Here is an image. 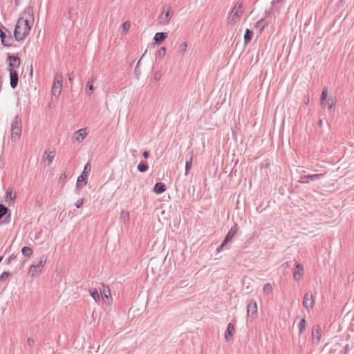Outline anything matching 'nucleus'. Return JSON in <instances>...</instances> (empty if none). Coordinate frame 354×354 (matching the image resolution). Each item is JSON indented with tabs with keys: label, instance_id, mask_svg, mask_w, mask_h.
Returning a JSON list of instances; mask_svg holds the SVG:
<instances>
[{
	"label": "nucleus",
	"instance_id": "nucleus-47",
	"mask_svg": "<svg viewBox=\"0 0 354 354\" xmlns=\"http://www.w3.org/2000/svg\"><path fill=\"white\" fill-rule=\"evenodd\" d=\"M262 22H263V19H261V20L258 21L256 23L255 26H256V27L259 26L261 24V23H262Z\"/></svg>",
	"mask_w": 354,
	"mask_h": 354
},
{
	"label": "nucleus",
	"instance_id": "nucleus-17",
	"mask_svg": "<svg viewBox=\"0 0 354 354\" xmlns=\"http://www.w3.org/2000/svg\"><path fill=\"white\" fill-rule=\"evenodd\" d=\"M167 37V33L164 32H157L154 36V44H160Z\"/></svg>",
	"mask_w": 354,
	"mask_h": 354
},
{
	"label": "nucleus",
	"instance_id": "nucleus-7",
	"mask_svg": "<svg viewBox=\"0 0 354 354\" xmlns=\"http://www.w3.org/2000/svg\"><path fill=\"white\" fill-rule=\"evenodd\" d=\"M315 304V300L313 298V295L310 292H307L305 293L303 301L304 307L309 310L312 309Z\"/></svg>",
	"mask_w": 354,
	"mask_h": 354
},
{
	"label": "nucleus",
	"instance_id": "nucleus-18",
	"mask_svg": "<svg viewBox=\"0 0 354 354\" xmlns=\"http://www.w3.org/2000/svg\"><path fill=\"white\" fill-rule=\"evenodd\" d=\"M100 291L103 299H109V298L111 297V291L108 286L102 284Z\"/></svg>",
	"mask_w": 354,
	"mask_h": 354
},
{
	"label": "nucleus",
	"instance_id": "nucleus-38",
	"mask_svg": "<svg viewBox=\"0 0 354 354\" xmlns=\"http://www.w3.org/2000/svg\"><path fill=\"white\" fill-rule=\"evenodd\" d=\"M187 47V44L186 42L182 43L179 46V50L182 53H184L186 51Z\"/></svg>",
	"mask_w": 354,
	"mask_h": 354
},
{
	"label": "nucleus",
	"instance_id": "nucleus-31",
	"mask_svg": "<svg viewBox=\"0 0 354 354\" xmlns=\"http://www.w3.org/2000/svg\"><path fill=\"white\" fill-rule=\"evenodd\" d=\"M120 219L124 222H127L129 220V213L127 211L122 210L120 213Z\"/></svg>",
	"mask_w": 354,
	"mask_h": 354
},
{
	"label": "nucleus",
	"instance_id": "nucleus-37",
	"mask_svg": "<svg viewBox=\"0 0 354 354\" xmlns=\"http://www.w3.org/2000/svg\"><path fill=\"white\" fill-rule=\"evenodd\" d=\"M130 22L129 21H125L122 24V28L124 30V32H127V30H129V28H130Z\"/></svg>",
	"mask_w": 354,
	"mask_h": 354
},
{
	"label": "nucleus",
	"instance_id": "nucleus-8",
	"mask_svg": "<svg viewBox=\"0 0 354 354\" xmlns=\"http://www.w3.org/2000/svg\"><path fill=\"white\" fill-rule=\"evenodd\" d=\"M7 61L9 62L8 71H10V69L15 70V68H18L21 64L20 58L17 56L8 55Z\"/></svg>",
	"mask_w": 354,
	"mask_h": 354
},
{
	"label": "nucleus",
	"instance_id": "nucleus-51",
	"mask_svg": "<svg viewBox=\"0 0 354 354\" xmlns=\"http://www.w3.org/2000/svg\"><path fill=\"white\" fill-rule=\"evenodd\" d=\"M309 102V98H307V100L305 101V104H308Z\"/></svg>",
	"mask_w": 354,
	"mask_h": 354
},
{
	"label": "nucleus",
	"instance_id": "nucleus-15",
	"mask_svg": "<svg viewBox=\"0 0 354 354\" xmlns=\"http://www.w3.org/2000/svg\"><path fill=\"white\" fill-rule=\"evenodd\" d=\"M323 176H324V174H313V175H306V176H301V179L302 180V183H308L309 180H316L319 179Z\"/></svg>",
	"mask_w": 354,
	"mask_h": 354
},
{
	"label": "nucleus",
	"instance_id": "nucleus-13",
	"mask_svg": "<svg viewBox=\"0 0 354 354\" xmlns=\"http://www.w3.org/2000/svg\"><path fill=\"white\" fill-rule=\"evenodd\" d=\"M303 270H304L303 266L300 263H297L296 264L295 268L294 269V270L292 272L293 277L295 281H298L301 279V277L303 274Z\"/></svg>",
	"mask_w": 354,
	"mask_h": 354
},
{
	"label": "nucleus",
	"instance_id": "nucleus-16",
	"mask_svg": "<svg viewBox=\"0 0 354 354\" xmlns=\"http://www.w3.org/2000/svg\"><path fill=\"white\" fill-rule=\"evenodd\" d=\"M234 332V326L232 323H229L227 327V330L225 332V338L226 341H230Z\"/></svg>",
	"mask_w": 354,
	"mask_h": 354
},
{
	"label": "nucleus",
	"instance_id": "nucleus-6",
	"mask_svg": "<svg viewBox=\"0 0 354 354\" xmlns=\"http://www.w3.org/2000/svg\"><path fill=\"white\" fill-rule=\"evenodd\" d=\"M89 166V163H87L85 167L83 172L80 176H78L77 183H76V187L77 188L82 187L85 186L87 184V178L88 176V173L86 171L88 167Z\"/></svg>",
	"mask_w": 354,
	"mask_h": 354
},
{
	"label": "nucleus",
	"instance_id": "nucleus-4",
	"mask_svg": "<svg viewBox=\"0 0 354 354\" xmlns=\"http://www.w3.org/2000/svg\"><path fill=\"white\" fill-rule=\"evenodd\" d=\"M62 76L61 74H56L54 79V82L52 87V95L57 97L62 91Z\"/></svg>",
	"mask_w": 354,
	"mask_h": 354
},
{
	"label": "nucleus",
	"instance_id": "nucleus-12",
	"mask_svg": "<svg viewBox=\"0 0 354 354\" xmlns=\"http://www.w3.org/2000/svg\"><path fill=\"white\" fill-rule=\"evenodd\" d=\"M10 80L12 88H15L18 84L19 76L15 70L10 69Z\"/></svg>",
	"mask_w": 354,
	"mask_h": 354
},
{
	"label": "nucleus",
	"instance_id": "nucleus-9",
	"mask_svg": "<svg viewBox=\"0 0 354 354\" xmlns=\"http://www.w3.org/2000/svg\"><path fill=\"white\" fill-rule=\"evenodd\" d=\"M46 262V260H43L41 259V260L39 261V263L37 265L32 264L30 266L29 269V273L31 274L32 277H34L36 274L38 272H41L43 268L44 267V265Z\"/></svg>",
	"mask_w": 354,
	"mask_h": 354
},
{
	"label": "nucleus",
	"instance_id": "nucleus-5",
	"mask_svg": "<svg viewBox=\"0 0 354 354\" xmlns=\"http://www.w3.org/2000/svg\"><path fill=\"white\" fill-rule=\"evenodd\" d=\"M236 232H237V226H236V224H234V225L233 227H232L231 229L230 230V231L228 232V233L226 235V236L225 237L223 243L221 244V245L219 247L217 248V249H216L217 252H221L223 250L225 245L235 236Z\"/></svg>",
	"mask_w": 354,
	"mask_h": 354
},
{
	"label": "nucleus",
	"instance_id": "nucleus-11",
	"mask_svg": "<svg viewBox=\"0 0 354 354\" xmlns=\"http://www.w3.org/2000/svg\"><path fill=\"white\" fill-rule=\"evenodd\" d=\"M257 313V301L254 299H251L248 301L247 305V315L248 317L253 316Z\"/></svg>",
	"mask_w": 354,
	"mask_h": 354
},
{
	"label": "nucleus",
	"instance_id": "nucleus-26",
	"mask_svg": "<svg viewBox=\"0 0 354 354\" xmlns=\"http://www.w3.org/2000/svg\"><path fill=\"white\" fill-rule=\"evenodd\" d=\"M89 293L95 301H100V295H99L97 289H95V288L90 289Z\"/></svg>",
	"mask_w": 354,
	"mask_h": 354
},
{
	"label": "nucleus",
	"instance_id": "nucleus-52",
	"mask_svg": "<svg viewBox=\"0 0 354 354\" xmlns=\"http://www.w3.org/2000/svg\"><path fill=\"white\" fill-rule=\"evenodd\" d=\"M15 3H16L17 5H18V4H19V0H15Z\"/></svg>",
	"mask_w": 354,
	"mask_h": 354
},
{
	"label": "nucleus",
	"instance_id": "nucleus-30",
	"mask_svg": "<svg viewBox=\"0 0 354 354\" xmlns=\"http://www.w3.org/2000/svg\"><path fill=\"white\" fill-rule=\"evenodd\" d=\"M306 319L304 318H302L298 325L299 335H301L304 332V330L306 328Z\"/></svg>",
	"mask_w": 354,
	"mask_h": 354
},
{
	"label": "nucleus",
	"instance_id": "nucleus-19",
	"mask_svg": "<svg viewBox=\"0 0 354 354\" xmlns=\"http://www.w3.org/2000/svg\"><path fill=\"white\" fill-rule=\"evenodd\" d=\"M312 336L313 340L316 339L319 342L321 339V328L319 326H314L312 330Z\"/></svg>",
	"mask_w": 354,
	"mask_h": 354
},
{
	"label": "nucleus",
	"instance_id": "nucleus-39",
	"mask_svg": "<svg viewBox=\"0 0 354 354\" xmlns=\"http://www.w3.org/2000/svg\"><path fill=\"white\" fill-rule=\"evenodd\" d=\"M84 198H82V199H80L78 200L76 203H75V206L77 208H80L82 207V205L84 204Z\"/></svg>",
	"mask_w": 354,
	"mask_h": 354
},
{
	"label": "nucleus",
	"instance_id": "nucleus-40",
	"mask_svg": "<svg viewBox=\"0 0 354 354\" xmlns=\"http://www.w3.org/2000/svg\"><path fill=\"white\" fill-rule=\"evenodd\" d=\"M65 16L66 17L67 19H68L69 20H71L73 17H72V10L71 9H68L67 13H66Z\"/></svg>",
	"mask_w": 354,
	"mask_h": 354
},
{
	"label": "nucleus",
	"instance_id": "nucleus-3",
	"mask_svg": "<svg viewBox=\"0 0 354 354\" xmlns=\"http://www.w3.org/2000/svg\"><path fill=\"white\" fill-rule=\"evenodd\" d=\"M243 12V8L241 3L236 5L232 10L227 20L230 24H235Z\"/></svg>",
	"mask_w": 354,
	"mask_h": 354
},
{
	"label": "nucleus",
	"instance_id": "nucleus-20",
	"mask_svg": "<svg viewBox=\"0 0 354 354\" xmlns=\"http://www.w3.org/2000/svg\"><path fill=\"white\" fill-rule=\"evenodd\" d=\"M165 189V184L161 182L156 183L153 187V192L156 194H162Z\"/></svg>",
	"mask_w": 354,
	"mask_h": 354
},
{
	"label": "nucleus",
	"instance_id": "nucleus-44",
	"mask_svg": "<svg viewBox=\"0 0 354 354\" xmlns=\"http://www.w3.org/2000/svg\"><path fill=\"white\" fill-rule=\"evenodd\" d=\"M0 38L1 40L3 41V39L6 38L5 32L3 31V30H0Z\"/></svg>",
	"mask_w": 354,
	"mask_h": 354
},
{
	"label": "nucleus",
	"instance_id": "nucleus-27",
	"mask_svg": "<svg viewBox=\"0 0 354 354\" xmlns=\"http://www.w3.org/2000/svg\"><path fill=\"white\" fill-rule=\"evenodd\" d=\"M86 86L88 87V90L86 91V93L88 95H90L93 91L94 90L93 80L92 79L88 80L86 84Z\"/></svg>",
	"mask_w": 354,
	"mask_h": 354
},
{
	"label": "nucleus",
	"instance_id": "nucleus-2",
	"mask_svg": "<svg viewBox=\"0 0 354 354\" xmlns=\"http://www.w3.org/2000/svg\"><path fill=\"white\" fill-rule=\"evenodd\" d=\"M22 130L21 120L19 115H16L11 124V138L13 141L18 140Z\"/></svg>",
	"mask_w": 354,
	"mask_h": 354
},
{
	"label": "nucleus",
	"instance_id": "nucleus-32",
	"mask_svg": "<svg viewBox=\"0 0 354 354\" xmlns=\"http://www.w3.org/2000/svg\"><path fill=\"white\" fill-rule=\"evenodd\" d=\"M327 95H328L327 88H324L322 91V93L321 95V99H320V102H321L322 106L324 105V101L326 100Z\"/></svg>",
	"mask_w": 354,
	"mask_h": 354
},
{
	"label": "nucleus",
	"instance_id": "nucleus-1",
	"mask_svg": "<svg viewBox=\"0 0 354 354\" xmlns=\"http://www.w3.org/2000/svg\"><path fill=\"white\" fill-rule=\"evenodd\" d=\"M34 23L33 10L30 7L25 8L19 17L14 30L16 41H22L29 34L31 26Z\"/></svg>",
	"mask_w": 354,
	"mask_h": 354
},
{
	"label": "nucleus",
	"instance_id": "nucleus-33",
	"mask_svg": "<svg viewBox=\"0 0 354 354\" xmlns=\"http://www.w3.org/2000/svg\"><path fill=\"white\" fill-rule=\"evenodd\" d=\"M8 208L4 205L0 204V219L7 214Z\"/></svg>",
	"mask_w": 354,
	"mask_h": 354
},
{
	"label": "nucleus",
	"instance_id": "nucleus-46",
	"mask_svg": "<svg viewBox=\"0 0 354 354\" xmlns=\"http://www.w3.org/2000/svg\"><path fill=\"white\" fill-rule=\"evenodd\" d=\"M149 153L147 151H144L142 153V156L145 158H147L149 157Z\"/></svg>",
	"mask_w": 354,
	"mask_h": 354
},
{
	"label": "nucleus",
	"instance_id": "nucleus-54",
	"mask_svg": "<svg viewBox=\"0 0 354 354\" xmlns=\"http://www.w3.org/2000/svg\"><path fill=\"white\" fill-rule=\"evenodd\" d=\"M140 60H142V58H140V60H138V64H137V65H138V64H139V63L140 62Z\"/></svg>",
	"mask_w": 354,
	"mask_h": 354
},
{
	"label": "nucleus",
	"instance_id": "nucleus-22",
	"mask_svg": "<svg viewBox=\"0 0 354 354\" xmlns=\"http://www.w3.org/2000/svg\"><path fill=\"white\" fill-rule=\"evenodd\" d=\"M55 153L54 151H46L44 155V160L48 161V165L51 164L53 162L54 158H55Z\"/></svg>",
	"mask_w": 354,
	"mask_h": 354
},
{
	"label": "nucleus",
	"instance_id": "nucleus-23",
	"mask_svg": "<svg viewBox=\"0 0 354 354\" xmlns=\"http://www.w3.org/2000/svg\"><path fill=\"white\" fill-rule=\"evenodd\" d=\"M189 153H190L189 159L188 160H187L186 163H185V174L186 176L188 174V172L192 166L193 151H191Z\"/></svg>",
	"mask_w": 354,
	"mask_h": 354
},
{
	"label": "nucleus",
	"instance_id": "nucleus-50",
	"mask_svg": "<svg viewBox=\"0 0 354 354\" xmlns=\"http://www.w3.org/2000/svg\"><path fill=\"white\" fill-rule=\"evenodd\" d=\"M319 127L322 126V120H319Z\"/></svg>",
	"mask_w": 354,
	"mask_h": 354
},
{
	"label": "nucleus",
	"instance_id": "nucleus-48",
	"mask_svg": "<svg viewBox=\"0 0 354 354\" xmlns=\"http://www.w3.org/2000/svg\"><path fill=\"white\" fill-rule=\"evenodd\" d=\"M268 24H265L261 26V30H263L264 28L267 26Z\"/></svg>",
	"mask_w": 354,
	"mask_h": 354
},
{
	"label": "nucleus",
	"instance_id": "nucleus-28",
	"mask_svg": "<svg viewBox=\"0 0 354 354\" xmlns=\"http://www.w3.org/2000/svg\"><path fill=\"white\" fill-rule=\"evenodd\" d=\"M22 254L25 257H30L32 254V250L28 246H24L21 250Z\"/></svg>",
	"mask_w": 354,
	"mask_h": 354
},
{
	"label": "nucleus",
	"instance_id": "nucleus-36",
	"mask_svg": "<svg viewBox=\"0 0 354 354\" xmlns=\"http://www.w3.org/2000/svg\"><path fill=\"white\" fill-rule=\"evenodd\" d=\"M10 275V273L9 272H3L0 275V281H4L6 279H8Z\"/></svg>",
	"mask_w": 354,
	"mask_h": 354
},
{
	"label": "nucleus",
	"instance_id": "nucleus-45",
	"mask_svg": "<svg viewBox=\"0 0 354 354\" xmlns=\"http://www.w3.org/2000/svg\"><path fill=\"white\" fill-rule=\"evenodd\" d=\"M334 106H335V102H333V100H330V102H329V104H328V109L332 110V109L333 108Z\"/></svg>",
	"mask_w": 354,
	"mask_h": 354
},
{
	"label": "nucleus",
	"instance_id": "nucleus-24",
	"mask_svg": "<svg viewBox=\"0 0 354 354\" xmlns=\"http://www.w3.org/2000/svg\"><path fill=\"white\" fill-rule=\"evenodd\" d=\"M253 36V32L248 28L246 29L245 35H244V43L245 44H248L252 39Z\"/></svg>",
	"mask_w": 354,
	"mask_h": 354
},
{
	"label": "nucleus",
	"instance_id": "nucleus-10",
	"mask_svg": "<svg viewBox=\"0 0 354 354\" xmlns=\"http://www.w3.org/2000/svg\"><path fill=\"white\" fill-rule=\"evenodd\" d=\"M172 15L173 12H171L170 7L165 6L163 8V12L160 16V18L162 20V24H168Z\"/></svg>",
	"mask_w": 354,
	"mask_h": 354
},
{
	"label": "nucleus",
	"instance_id": "nucleus-49",
	"mask_svg": "<svg viewBox=\"0 0 354 354\" xmlns=\"http://www.w3.org/2000/svg\"><path fill=\"white\" fill-rule=\"evenodd\" d=\"M66 178V175H65V174H62V175L60 176V180H61V179H64V178Z\"/></svg>",
	"mask_w": 354,
	"mask_h": 354
},
{
	"label": "nucleus",
	"instance_id": "nucleus-14",
	"mask_svg": "<svg viewBox=\"0 0 354 354\" xmlns=\"http://www.w3.org/2000/svg\"><path fill=\"white\" fill-rule=\"evenodd\" d=\"M87 134L86 129H81L74 133V139L78 142H81Z\"/></svg>",
	"mask_w": 354,
	"mask_h": 354
},
{
	"label": "nucleus",
	"instance_id": "nucleus-53",
	"mask_svg": "<svg viewBox=\"0 0 354 354\" xmlns=\"http://www.w3.org/2000/svg\"><path fill=\"white\" fill-rule=\"evenodd\" d=\"M68 80H69V81H70V82H72V81H73V79H72V77H69Z\"/></svg>",
	"mask_w": 354,
	"mask_h": 354
},
{
	"label": "nucleus",
	"instance_id": "nucleus-21",
	"mask_svg": "<svg viewBox=\"0 0 354 354\" xmlns=\"http://www.w3.org/2000/svg\"><path fill=\"white\" fill-rule=\"evenodd\" d=\"M16 198V194H12V191L11 189H8L6 192L5 201L10 204L11 203H14L15 199Z\"/></svg>",
	"mask_w": 354,
	"mask_h": 354
},
{
	"label": "nucleus",
	"instance_id": "nucleus-41",
	"mask_svg": "<svg viewBox=\"0 0 354 354\" xmlns=\"http://www.w3.org/2000/svg\"><path fill=\"white\" fill-rule=\"evenodd\" d=\"M162 77V74L160 71H157L154 74V79L156 80H159Z\"/></svg>",
	"mask_w": 354,
	"mask_h": 354
},
{
	"label": "nucleus",
	"instance_id": "nucleus-29",
	"mask_svg": "<svg viewBox=\"0 0 354 354\" xmlns=\"http://www.w3.org/2000/svg\"><path fill=\"white\" fill-rule=\"evenodd\" d=\"M272 291V286L270 283L264 284L263 287V292L264 294L268 295Z\"/></svg>",
	"mask_w": 354,
	"mask_h": 354
},
{
	"label": "nucleus",
	"instance_id": "nucleus-34",
	"mask_svg": "<svg viewBox=\"0 0 354 354\" xmlns=\"http://www.w3.org/2000/svg\"><path fill=\"white\" fill-rule=\"evenodd\" d=\"M148 169V165L147 164L140 162L138 165V170L140 172H145Z\"/></svg>",
	"mask_w": 354,
	"mask_h": 354
},
{
	"label": "nucleus",
	"instance_id": "nucleus-42",
	"mask_svg": "<svg viewBox=\"0 0 354 354\" xmlns=\"http://www.w3.org/2000/svg\"><path fill=\"white\" fill-rule=\"evenodd\" d=\"M35 344V340L34 339L30 337L27 339V344L29 346H33V344Z\"/></svg>",
	"mask_w": 354,
	"mask_h": 354
},
{
	"label": "nucleus",
	"instance_id": "nucleus-43",
	"mask_svg": "<svg viewBox=\"0 0 354 354\" xmlns=\"http://www.w3.org/2000/svg\"><path fill=\"white\" fill-rule=\"evenodd\" d=\"M15 256L14 254H12L6 261L7 264L11 263V262L15 259Z\"/></svg>",
	"mask_w": 354,
	"mask_h": 354
},
{
	"label": "nucleus",
	"instance_id": "nucleus-35",
	"mask_svg": "<svg viewBox=\"0 0 354 354\" xmlns=\"http://www.w3.org/2000/svg\"><path fill=\"white\" fill-rule=\"evenodd\" d=\"M166 54V48L165 47H161L158 52V56L160 57V58H162Z\"/></svg>",
	"mask_w": 354,
	"mask_h": 354
},
{
	"label": "nucleus",
	"instance_id": "nucleus-55",
	"mask_svg": "<svg viewBox=\"0 0 354 354\" xmlns=\"http://www.w3.org/2000/svg\"><path fill=\"white\" fill-rule=\"evenodd\" d=\"M140 60H142V58H140V60H138V64H137V65H138V64H139V63L140 62Z\"/></svg>",
	"mask_w": 354,
	"mask_h": 354
},
{
	"label": "nucleus",
	"instance_id": "nucleus-25",
	"mask_svg": "<svg viewBox=\"0 0 354 354\" xmlns=\"http://www.w3.org/2000/svg\"><path fill=\"white\" fill-rule=\"evenodd\" d=\"M13 39L10 34L6 38L3 39V41H1V43L5 46H11L12 45Z\"/></svg>",
	"mask_w": 354,
	"mask_h": 354
}]
</instances>
